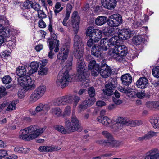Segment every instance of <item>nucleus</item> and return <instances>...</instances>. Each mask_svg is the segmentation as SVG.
Returning <instances> with one entry per match:
<instances>
[{"label":"nucleus","mask_w":159,"mask_h":159,"mask_svg":"<svg viewBox=\"0 0 159 159\" xmlns=\"http://www.w3.org/2000/svg\"><path fill=\"white\" fill-rule=\"evenodd\" d=\"M64 125L66 128L61 125H56L54 127L55 129L63 134L75 131H80V126L79 121L73 111L70 120L67 118L64 119Z\"/></svg>","instance_id":"1"},{"label":"nucleus","mask_w":159,"mask_h":159,"mask_svg":"<svg viewBox=\"0 0 159 159\" xmlns=\"http://www.w3.org/2000/svg\"><path fill=\"white\" fill-rule=\"evenodd\" d=\"M26 70L24 66H19L16 73L20 77L18 80L19 84L26 90H31L35 87L34 80H32L29 76L26 75Z\"/></svg>","instance_id":"2"},{"label":"nucleus","mask_w":159,"mask_h":159,"mask_svg":"<svg viewBox=\"0 0 159 159\" xmlns=\"http://www.w3.org/2000/svg\"><path fill=\"white\" fill-rule=\"evenodd\" d=\"M71 22L73 31L75 34L74 38V52L83 51V49L80 48L79 45L80 43L81 42V39L80 36L77 34L79 29L80 17L76 11H75L72 13Z\"/></svg>","instance_id":"3"},{"label":"nucleus","mask_w":159,"mask_h":159,"mask_svg":"<svg viewBox=\"0 0 159 159\" xmlns=\"http://www.w3.org/2000/svg\"><path fill=\"white\" fill-rule=\"evenodd\" d=\"M45 128L38 129L34 125H32L21 130L19 138L23 140H30L34 139L42 133Z\"/></svg>","instance_id":"4"},{"label":"nucleus","mask_w":159,"mask_h":159,"mask_svg":"<svg viewBox=\"0 0 159 159\" xmlns=\"http://www.w3.org/2000/svg\"><path fill=\"white\" fill-rule=\"evenodd\" d=\"M72 60H71L69 63L66 65L63 69L66 70L62 75L59 74L57 77L56 81V84L57 86H60L61 88H64L67 86L70 82L72 80V77L70 76L68 74V71L71 69Z\"/></svg>","instance_id":"5"},{"label":"nucleus","mask_w":159,"mask_h":159,"mask_svg":"<svg viewBox=\"0 0 159 159\" xmlns=\"http://www.w3.org/2000/svg\"><path fill=\"white\" fill-rule=\"evenodd\" d=\"M46 91V87L44 85L37 87L30 96V101L32 103L35 102L44 94Z\"/></svg>","instance_id":"6"},{"label":"nucleus","mask_w":159,"mask_h":159,"mask_svg":"<svg viewBox=\"0 0 159 159\" xmlns=\"http://www.w3.org/2000/svg\"><path fill=\"white\" fill-rule=\"evenodd\" d=\"M83 53V51L76 52H74L75 57L78 59L77 63V71L87 70V67L82 57Z\"/></svg>","instance_id":"7"},{"label":"nucleus","mask_w":159,"mask_h":159,"mask_svg":"<svg viewBox=\"0 0 159 159\" xmlns=\"http://www.w3.org/2000/svg\"><path fill=\"white\" fill-rule=\"evenodd\" d=\"M108 24L110 27H117L122 23L121 16L119 14H115L110 16Z\"/></svg>","instance_id":"8"},{"label":"nucleus","mask_w":159,"mask_h":159,"mask_svg":"<svg viewBox=\"0 0 159 159\" xmlns=\"http://www.w3.org/2000/svg\"><path fill=\"white\" fill-rule=\"evenodd\" d=\"M71 94H68L61 97L55 99L54 101L55 106H61L72 104Z\"/></svg>","instance_id":"9"},{"label":"nucleus","mask_w":159,"mask_h":159,"mask_svg":"<svg viewBox=\"0 0 159 159\" xmlns=\"http://www.w3.org/2000/svg\"><path fill=\"white\" fill-rule=\"evenodd\" d=\"M113 54H115L117 57H124L128 53L127 47L124 45H116L114 47L112 50Z\"/></svg>","instance_id":"10"},{"label":"nucleus","mask_w":159,"mask_h":159,"mask_svg":"<svg viewBox=\"0 0 159 159\" xmlns=\"http://www.w3.org/2000/svg\"><path fill=\"white\" fill-rule=\"evenodd\" d=\"M117 123L114 125L115 126L118 127V129L121 128V126L120 124H124L125 125H130L132 126H135L139 125L140 124V122L138 120L126 121L125 119L122 117H118L117 119Z\"/></svg>","instance_id":"11"},{"label":"nucleus","mask_w":159,"mask_h":159,"mask_svg":"<svg viewBox=\"0 0 159 159\" xmlns=\"http://www.w3.org/2000/svg\"><path fill=\"white\" fill-rule=\"evenodd\" d=\"M90 41L92 43L98 42L101 38L102 33L98 29L90 27Z\"/></svg>","instance_id":"12"},{"label":"nucleus","mask_w":159,"mask_h":159,"mask_svg":"<svg viewBox=\"0 0 159 159\" xmlns=\"http://www.w3.org/2000/svg\"><path fill=\"white\" fill-rule=\"evenodd\" d=\"M87 70L77 71L78 74V80L83 83V84L84 87H89V76L86 73Z\"/></svg>","instance_id":"13"},{"label":"nucleus","mask_w":159,"mask_h":159,"mask_svg":"<svg viewBox=\"0 0 159 159\" xmlns=\"http://www.w3.org/2000/svg\"><path fill=\"white\" fill-rule=\"evenodd\" d=\"M116 86V82L112 80L105 85V89H103V92L105 95L110 96L113 93V90Z\"/></svg>","instance_id":"14"},{"label":"nucleus","mask_w":159,"mask_h":159,"mask_svg":"<svg viewBox=\"0 0 159 159\" xmlns=\"http://www.w3.org/2000/svg\"><path fill=\"white\" fill-rule=\"evenodd\" d=\"M69 51L68 47L66 45L63 46L61 49L60 52L57 55L58 59L61 60V62H64V60L67 58Z\"/></svg>","instance_id":"15"},{"label":"nucleus","mask_w":159,"mask_h":159,"mask_svg":"<svg viewBox=\"0 0 159 159\" xmlns=\"http://www.w3.org/2000/svg\"><path fill=\"white\" fill-rule=\"evenodd\" d=\"M102 6L105 8L111 10L114 9L117 5L116 0H102Z\"/></svg>","instance_id":"16"},{"label":"nucleus","mask_w":159,"mask_h":159,"mask_svg":"<svg viewBox=\"0 0 159 159\" xmlns=\"http://www.w3.org/2000/svg\"><path fill=\"white\" fill-rule=\"evenodd\" d=\"M90 70L92 76H96L100 71L99 66L96 63L95 61L92 60L90 61Z\"/></svg>","instance_id":"17"},{"label":"nucleus","mask_w":159,"mask_h":159,"mask_svg":"<svg viewBox=\"0 0 159 159\" xmlns=\"http://www.w3.org/2000/svg\"><path fill=\"white\" fill-rule=\"evenodd\" d=\"M112 72V69L110 66H101V68H100V74L104 78H106L109 77Z\"/></svg>","instance_id":"18"},{"label":"nucleus","mask_w":159,"mask_h":159,"mask_svg":"<svg viewBox=\"0 0 159 159\" xmlns=\"http://www.w3.org/2000/svg\"><path fill=\"white\" fill-rule=\"evenodd\" d=\"M131 32L128 29H124L119 34V39L122 40L127 39L131 37Z\"/></svg>","instance_id":"19"},{"label":"nucleus","mask_w":159,"mask_h":159,"mask_svg":"<svg viewBox=\"0 0 159 159\" xmlns=\"http://www.w3.org/2000/svg\"><path fill=\"white\" fill-rule=\"evenodd\" d=\"M103 50L100 46L97 44H94L92 48L91 52L92 54L96 57H99L101 56L103 52Z\"/></svg>","instance_id":"20"},{"label":"nucleus","mask_w":159,"mask_h":159,"mask_svg":"<svg viewBox=\"0 0 159 159\" xmlns=\"http://www.w3.org/2000/svg\"><path fill=\"white\" fill-rule=\"evenodd\" d=\"M136 84L137 87L144 89L148 86V81L145 77H141L137 80Z\"/></svg>","instance_id":"21"},{"label":"nucleus","mask_w":159,"mask_h":159,"mask_svg":"<svg viewBox=\"0 0 159 159\" xmlns=\"http://www.w3.org/2000/svg\"><path fill=\"white\" fill-rule=\"evenodd\" d=\"M122 83L123 85L129 86L132 81V77L130 74L123 75L121 78Z\"/></svg>","instance_id":"22"},{"label":"nucleus","mask_w":159,"mask_h":159,"mask_svg":"<svg viewBox=\"0 0 159 159\" xmlns=\"http://www.w3.org/2000/svg\"><path fill=\"white\" fill-rule=\"evenodd\" d=\"M51 33V38H49L47 41L48 45L50 48H52V46L55 45V43H57V36L54 33V32H52Z\"/></svg>","instance_id":"23"},{"label":"nucleus","mask_w":159,"mask_h":159,"mask_svg":"<svg viewBox=\"0 0 159 159\" xmlns=\"http://www.w3.org/2000/svg\"><path fill=\"white\" fill-rule=\"evenodd\" d=\"M97 120L105 126L108 125L111 122V120L106 116H99L97 118Z\"/></svg>","instance_id":"24"},{"label":"nucleus","mask_w":159,"mask_h":159,"mask_svg":"<svg viewBox=\"0 0 159 159\" xmlns=\"http://www.w3.org/2000/svg\"><path fill=\"white\" fill-rule=\"evenodd\" d=\"M108 21L107 17L103 16H99L95 20L96 24L99 26L103 25L107 21L108 22Z\"/></svg>","instance_id":"25"},{"label":"nucleus","mask_w":159,"mask_h":159,"mask_svg":"<svg viewBox=\"0 0 159 159\" xmlns=\"http://www.w3.org/2000/svg\"><path fill=\"white\" fill-rule=\"evenodd\" d=\"M104 51H107L109 48V40L107 38L102 39L100 41V46Z\"/></svg>","instance_id":"26"},{"label":"nucleus","mask_w":159,"mask_h":159,"mask_svg":"<svg viewBox=\"0 0 159 159\" xmlns=\"http://www.w3.org/2000/svg\"><path fill=\"white\" fill-rule=\"evenodd\" d=\"M105 143L107 146L111 147H118L121 144V142L113 139V138L109 141H107Z\"/></svg>","instance_id":"27"},{"label":"nucleus","mask_w":159,"mask_h":159,"mask_svg":"<svg viewBox=\"0 0 159 159\" xmlns=\"http://www.w3.org/2000/svg\"><path fill=\"white\" fill-rule=\"evenodd\" d=\"M39 66V63L36 62H32L30 65L31 69L29 70V74L31 75L37 71Z\"/></svg>","instance_id":"28"},{"label":"nucleus","mask_w":159,"mask_h":159,"mask_svg":"<svg viewBox=\"0 0 159 159\" xmlns=\"http://www.w3.org/2000/svg\"><path fill=\"white\" fill-rule=\"evenodd\" d=\"M114 29L109 27H107L104 28L102 30L103 34L106 36H111L114 34Z\"/></svg>","instance_id":"29"},{"label":"nucleus","mask_w":159,"mask_h":159,"mask_svg":"<svg viewBox=\"0 0 159 159\" xmlns=\"http://www.w3.org/2000/svg\"><path fill=\"white\" fill-rule=\"evenodd\" d=\"M95 91L93 87H90V105L93 104L95 102L96 99L95 98Z\"/></svg>","instance_id":"30"},{"label":"nucleus","mask_w":159,"mask_h":159,"mask_svg":"<svg viewBox=\"0 0 159 159\" xmlns=\"http://www.w3.org/2000/svg\"><path fill=\"white\" fill-rule=\"evenodd\" d=\"M51 113L53 115L57 117H60L62 115V110L59 107H55L51 110Z\"/></svg>","instance_id":"31"},{"label":"nucleus","mask_w":159,"mask_h":159,"mask_svg":"<svg viewBox=\"0 0 159 159\" xmlns=\"http://www.w3.org/2000/svg\"><path fill=\"white\" fill-rule=\"evenodd\" d=\"M133 43L135 45H139L141 44L143 40L142 38L140 35L135 36L132 39Z\"/></svg>","instance_id":"32"},{"label":"nucleus","mask_w":159,"mask_h":159,"mask_svg":"<svg viewBox=\"0 0 159 159\" xmlns=\"http://www.w3.org/2000/svg\"><path fill=\"white\" fill-rule=\"evenodd\" d=\"M119 36H115L112 37L109 40V48L111 46L116 45L117 43H118Z\"/></svg>","instance_id":"33"},{"label":"nucleus","mask_w":159,"mask_h":159,"mask_svg":"<svg viewBox=\"0 0 159 159\" xmlns=\"http://www.w3.org/2000/svg\"><path fill=\"white\" fill-rule=\"evenodd\" d=\"M150 122L154 128H159V120L152 117L151 118Z\"/></svg>","instance_id":"34"},{"label":"nucleus","mask_w":159,"mask_h":159,"mask_svg":"<svg viewBox=\"0 0 159 159\" xmlns=\"http://www.w3.org/2000/svg\"><path fill=\"white\" fill-rule=\"evenodd\" d=\"M0 24L4 26H7L9 24V20L6 18V17L3 16H0Z\"/></svg>","instance_id":"35"},{"label":"nucleus","mask_w":159,"mask_h":159,"mask_svg":"<svg viewBox=\"0 0 159 159\" xmlns=\"http://www.w3.org/2000/svg\"><path fill=\"white\" fill-rule=\"evenodd\" d=\"M18 102V101L17 100L11 102L9 104L6 110L9 111L15 110L16 108V104Z\"/></svg>","instance_id":"36"},{"label":"nucleus","mask_w":159,"mask_h":159,"mask_svg":"<svg viewBox=\"0 0 159 159\" xmlns=\"http://www.w3.org/2000/svg\"><path fill=\"white\" fill-rule=\"evenodd\" d=\"M1 35L5 39L7 37L9 36L10 34V30L8 28H4L2 30H1Z\"/></svg>","instance_id":"37"},{"label":"nucleus","mask_w":159,"mask_h":159,"mask_svg":"<svg viewBox=\"0 0 159 159\" xmlns=\"http://www.w3.org/2000/svg\"><path fill=\"white\" fill-rule=\"evenodd\" d=\"M71 108L70 106H66L64 110L63 116H68L71 114Z\"/></svg>","instance_id":"38"},{"label":"nucleus","mask_w":159,"mask_h":159,"mask_svg":"<svg viewBox=\"0 0 159 159\" xmlns=\"http://www.w3.org/2000/svg\"><path fill=\"white\" fill-rule=\"evenodd\" d=\"M32 1H31L26 0L22 3V7L24 9H29L31 8L32 5Z\"/></svg>","instance_id":"39"},{"label":"nucleus","mask_w":159,"mask_h":159,"mask_svg":"<svg viewBox=\"0 0 159 159\" xmlns=\"http://www.w3.org/2000/svg\"><path fill=\"white\" fill-rule=\"evenodd\" d=\"M48 69L47 67H42L38 71V74L41 75H44L47 74Z\"/></svg>","instance_id":"40"},{"label":"nucleus","mask_w":159,"mask_h":159,"mask_svg":"<svg viewBox=\"0 0 159 159\" xmlns=\"http://www.w3.org/2000/svg\"><path fill=\"white\" fill-rule=\"evenodd\" d=\"M12 80L11 77L9 75L5 76L2 79L3 83L5 84H7L10 83Z\"/></svg>","instance_id":"41"},{"label":"nucleus","mask_w":159,"mask_h":159,"mask_svg":"<svg viewBox=\"0 0 159 159\" xmlns=\"http://www.w3.org/2000/svg\"><path fill=\"white\" fill-rule=\"evenodd\" d=\"M118 90L122 93L129 94L131 92V89L128 88H125L122 86H120L118 87Z\"/></svg>","instance_id":"42"},{"label":"nucleus","mask_w":159,"mask_h":159,"mask_svg":"<svg viewBox=\"0 0 159 159\" xmlns=\"http://www.w3.org/2000/svg\"><path fill=\"white\" fill-rule=\"evenodd\" d=\"M39 150L41 152H51L50 146H40Z\"/></svg>","instance_id":"43"},{"label":"nucleus","mask_w":159,"mask_h":159,"mask_svg":"<svg viewBox=\"0 0 159 159\" xmlns=\"http://www.w3.org/2000/svg\"><path fill=\"white\" fill-rule=\"evenodd\" d=\"M153 75L155 77L158 78L159 77V66H156L154 68L152 71Z\"/></svg>","instance_id":"44"},{"label":"nucleus","mask_w":159,"mask_h":159,"mask_svg":"<svg viewBox=\"0 0 159 159\" xmlns=\"http://www.w3.org/2000/svg\"><path fill=\"white\" fill-rule=\"evenodd\" d=\"M71 97L72 98V103L74 102V106L76 107L78 102L80 100V98L78 96L72 94Z\"/></svg>","instance_id":"45"},{"label":"nucleus","mask_w":159,"mask_h":159,"mask_svg":"<svg viewBox=\"0 0 159 159\" xmlns=\"http://www.w3.org/2000/svg\"><path fill=\"white\" fill-rule=\"evenodd\" d=\"M102 134L108 139L107 141H109L113 138L111 134L106 131H105L102 132Z\"/></svg>","instance_id":"46"},{"label":"nucleus","mask_w":159,"mask_h":159,"mask_svg":"<svg viewBox=\"0 0 159 159\" xmlns=\"http://www.w3.org/2000/svg\"><path fill=\"white\" fill-rule=\"evenodd\" d=\"M153 159H159V153L158 150L156 149L152 150Z\"/></svg>","instance_id":"47"},{"label":"nucleus","mask_w":159,"mask_h":159,"mask_svg":"<svg viewBox=\"0 0 159 159\" xmlns=\"http://www.w3.org/2000/svg\"><path fill=\"white\" fill-rule=\"evenodd\" d=\"M31 8L38 12L40 9L41 6L38 3H33L32 2Z\"/></svg>","instance_id":"48"},{"label":"nucleus","mask_w":159,"mask_h":159,"mask_svg":"<svg viewBox=\"0 0 159 159\" xmlns=\"http://www.w3.org/2000/svg\"><path fill=\"white\" fill-rule=\"evenodd\" d=\"M157 134V132H154L152 131H150L146 134L147 138L148 139L152 137L156 136Z\"/></svg>","instance_id":"49"},{"label":"nucleus","mask_w":159,"mask_h":159,"mask_svg":"<svg viewBox=\"0 0 159 159\" xmlns=\"http://www.w3.org/2000/svg\"><path fill=\"white\" fill-rule=\"evenodd\" d=\"M38 17L40 18H41V19L45 18L46 16V15L45 13L42 10L40 9L38 12Z\"/></svg>","instance_id":"50"},{"label":"nucleus","mask_w":159,"mask_h":159,"mask_svg":"<svg viewBox=\"0 0 159 159\" xmlns=\"http://www.w3.org/2000/svg\"><path fill=\"white\" fill-rule=\"evenodd\" d=\"M149 105L151 106L152 107L159 109V102H150Z\"/></svg>","instance_id":"51"},{"label":"nucleus","mask_w":159,"mask_h":159,"mask_svg":"<svg viewBox=\"0 0 159 159\" xmlns=\"http://www.w3.org/2000/svg\"><path fill=\"white\" fill-rule=\"evenodd\" d=\"M35 111L37 112L43 111V104L41 103L39 104L36 107Z\"/></svg>","instance_id":"52"},{"label":"nucleus","mask_w":159,"mask_h":159,"mask_svg":"<svg viewBox=\"0 0 159 159\" xmlns=\"http://www.w3.org/2000/svg\"><path fill=\"white\" fill-rule=\"evenodd\" d=\"M89 103V102H88V101H85L81 105H80L79 107L81 109H86L88 107V104Z\"/></svg>","instance_id":"53"},{"label":"nucleus","mask_w":159,"mask_h":159,"mask_svg":"<svg viewBox=\"0 0 159 159\" xmlns=\"http://www.w3.org/2000/svg\"><path fill=\"white\" fill-rule=\"evenodd\" d=\"M7 152L6 150H0V157L1 158V159H3V158H4L7 155Z\"/></svg>","instance_id":"54"},{"label":"nucleus","mask_w":159,"mask_h":159,"mask_svg":"<svg viewBox=\"0 0 159 159\" xmlns=\"http://www.w3.org/2000/svg\"><path fill=\"white\" fill-rule=\"evenodd\" d=\"M72 6L70 4H67L66 6V15L70 16L71 12Z\"/></svg>","instance_id":"55"},{"label":"nucleus","mask_w":159,"mask_h":159,"mask_svg":"<svg viewBox=\"0 0 159 159\" xmlns=\"http://www.w3.org/2000/svg\"><path fill=\"white\" fill-rule=\"evenodd\" d=\"M136 95L139 98L142 99L145 96V93L144 91H141L137 92Z\"/></svg>","instance_id":"56"},{"label":"nucleus","mask_w":159,"mask_h":159,"mask_svg":"<svg viewBox=\"0 0 159 159\" xmlns=\"http://www.w3.org/2000/svg\"><path fill=\"white\" fill-rule=\"evenodd\" d=\"M39 26L40 28H44L46 27V25L44 21L41 19L38 22Z\"/></svg>","instance_id":"57"},{"label":"nucleus","mask_w":159,"mask_h":159,"mask_svg":"<svg viewBox=\"0 0 159 159\" xmlns=\"http://www.w3.org/2000/svg\"><path fill=\"white\" fill-rule=\"evenodd\" d=\"M48 62V60L46 59H43L40 61L39 63V65L40 64V66H44L46 65Z\"/></svg>","instance_id":"58"},{"label":"nucleus","mask_w":159,"mask_h":159,"mask_svg":"<svg viewBox=\"0 0 159 159\" xmlns=\"http://www.w3.org/2000/svg\"><path fill=\"white\" fill-rule=\"evenodd\" d=\"M152 150H150L147 153V155L146 156L144 159H153Z\"/></svg>","instance_id":"59"},{"label":"nucleus","mask_w":159,"mask_h":159,"mask_svg":"<svg viewBox=\"0 0 159 159\" xmlns=\"http://www.w3.org/2000/svg\"><path fill=\"white\" fill-rule=\"evenodd\" d=\"M23 148L22 147L17 146L15 148V151L20 153H22Z\"/></svg>","instance_id":"60"},{"label":"nucleus","mask_w":159,"mask_h":159,"mask_svg":"<svg viewBox=\"0 0 159 159\" xmlns=\"http://www.w3.org/2000/svg\"><path fill=\"white\" fill-rule=\"evenodd\" d=\"M25 92L22 90H20L18 91V95L20 98H22L25 95Z\"/></svg>","instance_id":"61"},{"label":"nucleus","mask_w":159,"mask_h":159,"mask_svg":"<svg viewBox=\"0 0 159 159\" xmlns=\"http://www.w3.org/2000/svg\"><path fill=\"white\" fill-rule=\"evenodd\" d=\"M6 89L3 86L0 85V93L4 95H7V93L6 92Z\"/></svg>","instance_id":"62"},{"label":"nucleus","mask_w":159,"mask_h":159,"mask_svg":"<svg viewBox=\"0 0 159 159\" xmlns=\"http://www.w3.org/2000/svg\"><path fill=\"white\" fill-rule=\"evenodd\" d=\"M55 45H54V48L55 47L54 51L55 52H57L59 50V46L60 43L59 40H57V43H55Z\"/></svg>","instance_id":"63"},{"label":"nucleus","mask_w":159,"mask_h":159,"mask_svg":"<svg viewBox=\"0 0 159 159\" xmlns=\"http://www.w3.org/2000/svg\"><path fill=\"white\" fill-rule=\"evenodd\" d=\"M10 54V52L9 51L5 50L3 51L2 54V57H7L8 56H9Z\"/></svg>","instance_id":"64"}]
</instances>
